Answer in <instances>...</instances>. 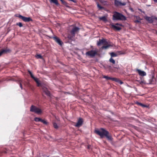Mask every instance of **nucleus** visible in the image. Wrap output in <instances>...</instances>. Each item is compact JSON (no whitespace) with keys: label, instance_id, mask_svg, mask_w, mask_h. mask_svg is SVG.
<instances>
[{"label":"nucleus","instance_id":"f257e3e1","mask_svg":"<svg viewBox=\"0 0 157 157\" xmlns=\"http://www.w3.org/2000/svg\"><path fill=\"white\" fill-rule=\"evenodd\" d=\"M95 132L99 135L101 138H103L105 136L108 140H112L111 136L108 135V132L103 128H101L100 130H96L95 131Z\"/></svg>","mask_w":157,"mask_h":157},{"label":"nucleus","instance_id":"f03ea898","mask_svg":"<svg viewBox=\"0 0 157 157\" xmlns=\"http://www.w3.org/2000/svg\"><path fill=\"white\" fill-rule=\"evenodd\" d=\"M126 18L121 13L117 12H114L113 15V20H125Z\"/></svg>","mask_w":157,"mask_h":157},{"label":"nucleus","instance_id":"7ed1b4c3","mask_svg":"<svg viewBox=\"0 0 157 157\" xmlns=\"http://www.w3.org/2000/svg\"><path fill=\"white\" fill-rule=\"evenodd\" d=\"M30 111L35 113L39 114L42 113L41 109L33 105H32L30 108Z\"/></svg>","mask_w":157,"mask_h":157},{"label":"nucleus","instance_id":"20e7f679","mask_svg":"<svg viewBox=\"0 0 157 157\" xmlns=\"http://www.w3.org/2000/svg\"><path fill=\"white\" fill-rule=\"evenodd\" d=\"M110 25L111 27L114 30L116 31H119L121 29V28L120 26H122V25L121 24L119 23H117L114 25L112 23L110 24Z\"/></svg>","mask_w":157,"mask_h":157},{"label":"nucleus","instance_id":"39448f33","mask_svg":"<svg viewBox=\"0 0 157 157\" xmlns=\"http://www.w3.org/2000/svg\"><path fill=\"white\" fill-rule=\"evenodd\" d=\"M79 29V28L78 27L74 28L71 32L72 36H68L67 37L68 38L71 40V39L72 38L75 36V34L78 31Z\"/></svg>","mask_w":157,"mask_h":157},{"label":"nucleus","instance_id":"423d86ee","mask_svg":"<svg viewBox=\"0 0 157 157\" xmlns=\"http://www.w3.org/2000/svg\"><path fill=\"white\" fill-rule=\"evenodd\" d=\"M102 44L105 45L110 44L108 43V42L106 41V40L104 38H102L101 40L99 39V41L97 42V45L98 46H99Z\"/></svg>","mask_w":157,"mask_h":157},{"label":"nucleus","instance_id":"0eeeda50","mask_svg":"<svg viewBox=\"0 0 157 157\" xmlns=\"http://www.w3.org/2000/svg\"><path fill=\"white\" fill-rule=\"evenodd\" d=\"M97 51L96 50H91L86 52V54L87 56L91 57H94L97 54Z\"/></svg>","mask_w":157,"mask_h":157},{"label":"nucleus","instance_id":"6e6552de","mask_svg":"<svg viewBox=\"0 0 157 157\" xmlns=\"http://www.w3.org/2000/svg\"><path fill=\"white\" fill-rule=\"evenodd\" d=\"M18 17L25 22L32 21V19L30 17H26L19 15Z\"/></svg>","mask_w":157,"mask_h":157},{"label":"nucleus","instance_id":"1a4fd4ad","mask_svg":"<svg viewBox=\"0 0 157 157\" xmlns=\"http://www.w3.org/2000/svg\"><path fill=\"white\" fill-rule=\"evenodd\" d=\"M53 38L54 40L60 45L62 46L63 44V42L57 36H54L53 37Z\"/></svg>","mask_w":157,"mask_h":157},{"label":"nucleus","instance_id":"9d476101","mask_svg":"<svg viewBox=\"0 0 157 157\" xmlns=\"http://www.w3.org/2000/svg\"><path fill=\"white\" fill-rule=\"evenodd\" d=\"M83 122L82 118H79L78 121L75 126L76 127H79L81 126Z\"/></svg>","mask_w":157,"mask_h":157},{"label":"nucleus","instance_id":"9b49d317","mask_svg":"<svg viewBox=\"0 0 157 157\" xmlns=\"http://www.w3.org/2000/svg\"><path fill=\"white\" fill-rule=\"evenodd\" d=\"M114 3L115 5L117 6H124L126 5V3L124 2L123 3H122L119 1L117 0H115Z\"/></svg>","mask_w":157,"mask_h":157},{"label":"nucleus","instance_id":"f8f14e48","mask_svg":"<svg viewBox=\"0 0 157 157\" xmlns=\"http://www.w3.org/2000/svg\"><path fill=\"white\" fill-rule=\"evenodd\" d=\"M136 71L139 74V75L141 76H145L146 75V73L144 71H142L139 69H137Z\"/></svg>","mask_w":157,"mask_h":157},{"label":"nucleus","instance_id":"ddd939ff","mask_svg":"<svg viewBox=\"0 0 157 157\" xmlns=\"http://www.w3.org/2000/svg\"><path fill=\"white\" fill-rule=\"evenodd\" d=\"M43 91L48 96H50L51 95L50 92L47 90V89L45 87L43 88Z\"/></svg>","mask_w":157,"mask_h":157},{"label":"nucleus","instance_id":"4468645a","mask_svg":"<svg viewBox=\"0 0 157 157\" xmlns=\"http://www.w3.org/2000/svg\"><path fill=\"white\" fill-rule=\"evenodd\" d=\"M145 19L147 21H148L150 23H152L153 22L154 20L152 17H146L145 18Z\"/></svg>","mask_w":157,"mask_h":157},{"label":"nucleus","instance_id":"2eb2a0df","mask_svg":"<svg viewBox=\"0 0 157 157\" xmlns=\"http://www.w3.org/2000/svg\"><path fill=\"white\" fill-rule=\"evenodd\" d=\"M11 51L8 48H6L5 49H3L2 50L1 52L3 54L7 53L8 52H10Z\"/></svg>","mask_w":157,"mask_h":157},{"label":"nucleus","instance_id":"dca6fc26","mask_svg":"<svg viewBox=\"0 0 157 157\" xmlns=\"http://www.w3.org/2000/svg\"><path fill=\"white\" fill-rule=\"evenodd\" d=\"M33 79L36 82V83L37 84V85L38 86H39L41 84L38 78L34 77V78Z\"/></svg>","mask_w":157,"mask_h":157},{"label":"nucleus","instance_id":"f3484780","mask_svg":"<svg viewBox=\"0 0 157 157\" xmlns=\"http://www.w3.org/2000/svg\"><path fill=\"white\" fill-rule=\"evenodd\" d=\"M111 46H113V45H112L111 44H108L107 45L103 46L101 47V48L102 49H107L109 47H111Z\"/></svg>","mask_w":157,"mask_h":157},{"label":"nucleus","instance_id":"a211bd4d","mask_svg":"<svg viewBox=\"0 0 157 157\" xmlns=\"http://www.w3.org/2000/svg\"><path fill=\"white\" fill-rule=\"evenodd\" d=\"M99 19L100 20H102L103 21H107V19L105 16H103L99 17Z\"/></svg>","mask_w":157,"mask_h":157},{"label":"nucleus","instance_id":"6ab92c4d","mask_svg":"<svg viewBox=\"0 0 157 157\" xmlns=\"http://www.w3.org/2000/svg\"><path fill=\"white\" fill-rule=\"evenodd\" d=\"M109 61L113 64H114L115 63V60L112 57H111L109 60Z\"/></svg>","mask_w":157,"mask_h":157},{"label":"nucleus","instance_id":"aec40b11","mask_svg":"<svg viewBox=\"0 0 157 157\" xmlns=\"http://www.w3.org/2000/svg\"><path fill=\"white\" fill-rule=\"evenodd\" d=\"M110 55L112 58V57H116L117 56V55L116 53L113 52L110 53Z\"/></svg>","mask_w":157,"mask_h":157},{"label":"nucleus","instance_id":"412c9836","mask_svg":"<svg viewBox=\"0 0 157 157\" xmlns=\"http://www.w3.org/2000/svg\"><path fill=\"white\" fill-rule=\"evenodd\" d=\"M41 119L38 117H35L34 118V120L36 122L41 121Z\"/></svg>","mask_w":157,"mask_h":157},{"label":"nucleus","instance_id":"4be33fe9","mask_svg":"<svg viewBox=\"0 0 157 157\" xmlns=\"http://www.w3.org/2000/svg\"><path fill=\"white\" fill-rule=\"evenodd\" d=\"M28 72H29V74L30 75V76L32 78H34V77H35L34 76H33L32 73L30 71H28Z\"/></svg>","mask_w":157,"mask_h":157},{"label":"nucleus","instance_id":"5701e85b","mask_svg":"<svg viewBox=\"0 0 157 157\" xmlns=\"http://www.w3.org/2000/svg\"><path fill=\"white\" fill-rule=\"evenodd\" d=\"M35 57L37 59H42V56L40 54H38L35 56Z\"/></svg>","mask_w":157,"mask_h":157},{"label":"nucleus","instance_id":"b1692460","mask_svg":"<svg viewBox=\"0 0 157 157\" xmlns=\"http://www.w3.org/2000/svg\"><path fill=\"white\" fill-rule=\"evenodd\" d=\"M41 122L45 124H48V122L46 121L42 120V119H41Z\"/></svg>","mask_w":157,"mask_h":157},{"label":"nucleus","instance_id":"393cba45","mask_svg":"<svg viewBox=\"0 0 157 157\" xmlns=\"http://www.w3.org/2000/svg\"><path fill=\"white\" fill-rule=\"evenodd\" d=\"M53 124L54 127L56 129H57L58 128V126L56 123H54Z\"/></svg>","mask_w":157,"mask_h":157},{"label":"nucleus","instance_id":"a878e982","mask_svg":"<svg viewBox=\"0 0 157 157\" xmlns=\"http://www.w3.org/2000/svg\"><path fill=\"white\" fill-rule=\"evenodd\" d=\"M51 1L53 3H55L56 5L58 4V2L57 0H51Z\"/></svg>","mask_w":157,"mask_h":157},{"label":"nucleus","instance_id":"bb28decb","mask_svg":"<svg viewBox=\"0 0 157 157\" xmlns=\"http://www.w3.org/2000/svg\"><path fill=\"white\" fill-rule=\"evenodd\" d=\"M114 68L119 69H120V67L118 65H116L113 67Z\"/></svg>","mask_w":157,"mask_h":157},{"label":"nucleus","instance_id":"cd10ccee","mask_svg":"<svg viewBox=\"0 0 157 157\" xmlns=\"http://www.w3.org/2000/svg\"><path fill=\"white\" fill-rule=\"evenodd\" d=\"M97 7L98 8H99L100 9L103 8L102 7H101L98 2H97Z\"/></svg>","mask_w":157,"mask_h":157},{"label":"nucleus","instance_id":"c85d7f7f","mask_svg":"<svg viewBox=\"0 0 157 157\" xmlns=\"http://www.w3.org/2000/svg\"><path fill=\"white\" fill-rule=\"evenodd\" d=\"M17 25H18L20 27H21L23 25L21 22H18L17 23Z\"/></svg>","mask_w":157,"mask_h":157},{"label":"nucleus","instance_id":"c756f323","mask_svg":"<svg viewBox=\"0 0 157 157\" xmlns=\"http://www.w3.org/2000/svg\"><path fill=\"white\" fill-rule=\"evenodd\" d=\"M103 78H105L107 80L109 79L110 78H110L108 76H103Z\"/></svg>","mask_w":157,"mask_h":157},{"label":"nucleus","instance_id":"7c9ffc66","mask_svg":"<svg viewBox=\"0 0 157 157\" xmlns=\"http://www.w3.org/2000/svg\"><path fill=\"white\" fill-rule=\"evenodd\" d=\"M19 84H20V87L21 88V89H22V85L21 82H22V81L21 80H20L19 81Z\"/></svg>","mask_w":157,"mask_h":157},{"label":"nucleus","instance_id":"2f4dec72","mask_svg":"<svg viewBox=\"0 0 157 157\" xmlns=\"http://www.w3.org/2000/svg\"><path fill=\"white\" fill-rule=\"evenodd\" d=\"M139 105H140L142 106V107H147V105H143V104H142L141 103H138V104Z\"/></svg>","mask_w":157,"mask_h":157},{"label":"nucleus","instance_id":"473e14b6","mask_svg":"<svg viewBox=\"0 0 157 157\" xmlns=\"http://www.w3.org/2000/svg\"><path fill=\"white\" fill-rule=\"evenodd\" d=\"M139 83L140 84H143V83H145V82H144V81H140L139 82Z\"/></svg>","mask_w":157,"mask_h":157},{"label":"nucleus","instance_id":"72a5a7b5","mask_svg":"<svg viewBox=\"0 0 157 157\" xmlns=\"http://www.w3.org/2000/svg\"><path fill=\"white\" fill-rule=\"evenodd\" d=\"M134 22L135 23H139V22H140V21L138 20H136L134 21Z\"/></svg>","mask_w":157,"mask_h":157},{"label":"nucleus","instance_id":"f704fd0d","mask_svg":"<svg viewBox=\"0 0 157 157\" xmlns=\"http://www.w3.org/2000/svg\"><path fill=\"white\" fill-rule=\"evenodd\" d=\"M136 17L137 19L140 20H141V19L140 18V17H139L136 16Z\"/></svg>","mask_w":157,"mask_h":157},{"label":"nucleus","instance_id":"c9c22d12","mask_svg":"<svg viewBox=\"0 0 157 157\" xmlns=\"http://www.w3.org/2000/svg\"><path fill=\"white\" fill-rule=\"evenodd\" d=\"M116 79L114 78H110L109 79L112 80H115V79Z\"/></svg>","mask_w":157,"mask_h":157},{"label":"nucleus","instance_id":"e433bc0d","mask_svg":"<svg viewBox=\"0 0 157 157\" xmlns=\"http://www.w3.org/2000/svg\"><path fill=\"white\" fill-rule=\"evenodd\" d=\"M90 145H88L87 146V148H88V149H90Z\"/></svg>","mask_w":157,"mask_h":157},{"label":"nucleus","instance_id":"4c0bfd02","mask_svg":"<svg viewBox=\"0 0 157 157\" xmlns=\"http://www.w3.org/2000/svg\"><path fill=\"white\" fill-rule=\"evenodd\" d=\"M119 82L121 84L123 83V82L121 81H119Z\"/></svg>","mask_w":157,"mask_h":157},{"label":"nucleus","instance_id":"58836bf2","mask_svg":"<svg viewBox=\"0 0 157 157\" xmlns=\"http://www.w3.org/2000/svg\"><path fill=\"white\" fill-rule=\"evenodd\" d=\"M3 54V53L1 52V51L0 52V56H1L2 54Z\"/></svg>","mask_w":157,"mask_h":157},{"label":"nucleus","instance_id":"ea45409f","mask_svg":"<svg viewBox=\"0 0 157 157\" xmlns=\"http://www.w3.org/2000/svg\"><path fill=\"white\" fill-rule=\"evenodd\" d=\"M153 0L155 2L157 3V0Z\"/></svg>","mask_w":157,"mask_h":157},{"label":"nucleus","instance_id":"a19ab883","mask_svg":"<svg viewBox=\"0 0 157 157\" xmlns=\"http://www.w3.org/2000/svg\"><path fill=\"white\" fill-rule=\"evenodd\" d=\"M155 19H156V20H157V18H155Z\"/></svg>","mask_w":157,"mask_h":157}]
</instances>
